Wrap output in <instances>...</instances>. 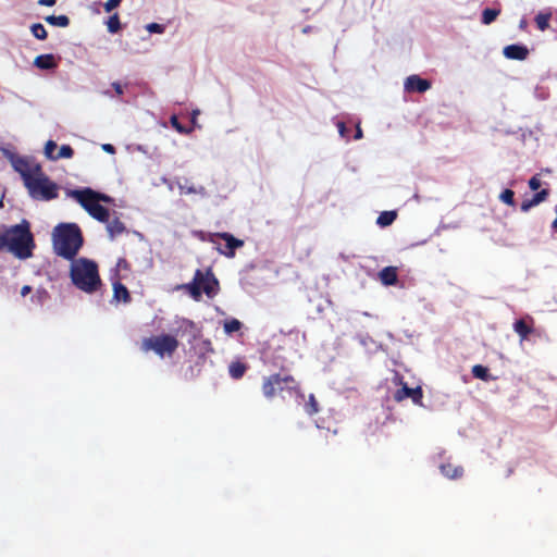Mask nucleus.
<instances>
[{
    "mask_svg": "<svg viewBox=\"0 0 557 557\" xmlns=\"http://www.w3.org/2000/svg\"><path fill=\"white\" fill-rule=\"evenodd\" d=\"M34 65L41 70H52L58 66L54 55L51 53L37 55Z\"/></svg>",
    "mask_w": 557,
    "mask_h": 557,
    "instance_id": "6ab92c4d",
    "label": "nucleus"
},
{
    "mask_svg": "<svg viewBox=\"0 0 557 557\" xmlns=\"http://www.w3.org/2000/svg\"><path fill=\"white\" fill-rule=\"evenodd\" d=\"M203 362H205V357L201 356V357H199V360L195 363V366L189 367V371H190L189 379H194L200 373Z\"/></svg>",
    "mask_w": 557,
    "mask_h": 557,
    "instance_id": "f704fd0d",
    "label": "nucleus"
},
{
    "mask_svg": "<svg viewBox=\"0 0 557 557\" xmlns=\"http://www.w3.org/2000/svg\"><path fill=\"white\" fill-rule=\"evenodd\" d=\"M112 87H113V89L115 90V92L117 95H122L123 94V87H122V85L120 83H117V82L112 83Z\"/></svg>",
    "mask_w": 557,
    "mask_h": 557,
    "instance_id": "79ce46f5",
    "label": "nucleus"
},
{
    "mask_svg": "<svg viewBox=\"0 0 557 557\" xmlns=\"http://www.w3.org/2000/svg\"><path fill=\"white\" fill-rule=\"evenodd\" d=\"M515 332L520 336L521 341H524L533 333V318L528 315L527 318L519 319L513 323Z\"/></svg>",
    "mask_w": 557,
    "mask_h": 557,
    "instance_id": "ddd939ff",
    "label": "nucleus"
},
{
    "mask_svg": "<svg viewBox=\"0 0 557 557\" xmlns=\"http://www.w3.org/2000/svg\"><path fill=\"white\" fill-rule=\"evenodd\" d=\"M249 369V364L242 359L237 358L232 360L228 364V374L233 380H240L244 377Z\"/></svg>",
    "mask_w": 557,
    "mask_h": 557,
    "instance_id": "2eb2a0df",
    "label": "nucleus"
},
{
    "mask_svg": "<svg viewBox=\"0 0 557 557\" xmlns=\"http://www.w3.org/2000/svg\"><path fill=\"white\" fill-rule=\"evenodd\" d=\"M35 176L24 186L29 196L35 200L50 201L59 197V186L52 182L42 171L40 164L35 165Z\"/></svg>",
    "mask_w": 557,
    "mask_h": 557,
    "instance_id": "39448f33",
    "label": "nucleus"
},
{
    "mask_svg": "<svg viewBox=\"0 0 557 557\" xmlns=\"http://www.w3.org/2000/svg\"><path fill=\"white\" fill-rule=\"evenodd\" d=\"M556 212H557V206H556Z\"/></svg>",
    "mask_w": 557,
    "mask_h": 557,
    "instance_id": "5fc2aeb1",
    "label": "nucleus"
},
{
    "mask_svg": "<svg viewBox=\"0 0 557 557\" xmlns=\"http://www.w3.org/2000/svg\"><path fill=\"white\" fill-rule=\"evenodd\" d=\"M405 87L408 91L424 92L431 88V83L418 75H411L406 79Z\"/></svg>",
    "mask_w": 557,
    "mask_h": 557,
    "instance_id": "4468645a",
    "label": "nucleus"
},
{
    "mask_svg": "<svg viewBox=\"0 0 557 557\" xmlns=\"http://www.w3.org/2000/svg\"><path fill=\"white\" fill-rule=\"evenodd\" d=\"M548 196H549L548 189H542V190L537 191L536 194L533 195L532 198L524 199L521 202V207H520L521 211L528 212L531 208L536 207L541 202L545 201Z\"/></svg>",
    "mask_w": 557,
    "mask_h": 557,
    "instance_id": "dca6fc26",
    "label": "nucleus"
},
{
    "mask_svg": "<svg viewBox=\"0 0 557 557\" xmlns=\"http://www.w3.org/2000/svg\"><path fill=\"white\" fill-rule=\"evenodd\" d=\"M3 154L10 161L13 169L21 175L24 185L35 176V165L37 163H32L27 158L9 150H4Z\"/></svg>",
    "mask_w": 557,
    "mask_h": 557,
    "instance_id": "1a4fd4ad",
    "label": "nucleus"
},
{
    "mask_svg": "<svg viewBox=\"0 0 557 557\" xmlns=\"http://www.w3.org/2000/svg\"><path fill=\"white\" fill-rule=\"evenodd\" d=\"M106 24H107V28H108L109 33L116 34L121 29V22H120L119 14L114 13L113 15L109 16Z\"/></svg>",
    "mask_w": 557,
    "mask_h": 557,
    "instance_id": "a878e982",
    "label": "nucleus"
},
{
    "mask_svg": "<svg viewBox=\"0 0 557 557\" xmlns=\"http://www.w3.org/2000/svg\"><path fill=\"white\" fill-rule=\"evenodd\" d=\"M520 28L524 29L527 27V21L525 20H522L520 21Z\"/></svg>",
    "mask_w": 557,
    "mask_h": 557,
    "instance_id": "3c124183",
    "label": "nucleus"
},
{
    "mask_svg": "<svg viewBox=\"0 0 557 557\" xmlns=\"http://www.w3.org/2000/svg\"><path fill=\"white\" fill-rule=\"evenodd\" d=\"M89 215H91L94 219H96L99 222H108L110 218V211L102 205L98 203L94 208H91L90 212H88Z\"/></svg>",
    "mask_w": 557,
    "mask_h": 557,
    "instance_id": "4be33fe9",
    "label": "nucleus"
},
{
    "mask_svg": "<svg viewBox=\"0 0 557 557\" xmlns=\"http://www.w3.org/2000/svg\"><path fill=\"white\" fill-rule=\"evenodd\" d=\"M441 473L447 479L455 480L463 475V468L455 466L450 462H445L440 466Z\"/></svg>",
    "mask_w": 557,
    "mask_h": 557,
    "instance_id": "a211bd4d",
    "label": "nucleus"
},
{
    "mask_svg": "<svg viewBox=\"0 0 557 557\" xmlns=\"http://www.w3.org/2000/svg\"><path fill=\"white\" fill-rule=\"evenodd\" d=\"M541 184L539 175H534L529 180V187L532 190H537L541 187Z\"/></svg>",
    "mask_w": 557,
    "mask_h": 557,
    "instance_id": "ea45409f",
    "label": "nucleus"
},
{
    "mask_svg": "<svg viewBox=\"0 0 557 557\" xmlns=\"http://www.w3.org/2000/svg\"><path fill=\"white\" fill-rule=\"evenodd\" d=\"M122 0H108L104 4H103V8H104V11L106 12H111L112 10H114L115 8H117L120 5Z\"/></svg>",
    "mask_w": 557,
    "mask_h": 557,
    "instance_id": "58836bf2",
    "label": "nucleus"
},
{
    "mask_svg": "<svg viewBox=\"0 0 557 557\" xmlns=\"http://www.w3.org/2000/svg\"><path fill=\"white\" fill-rule=\"evenodd\" d=\"M550 13H539L535 16V23L540 30H545L549 26Z\"/></svg>",
    "mask_w": 557,
    "mask_h": 557,
    "instance_id": "c756f323",
    "label": "nucleus"
},
{
    "mask_svg": "<svg viewBox=\"0 0 557 557\" xmlns=\"http://www.w3.org/2000/svg\"><path fill=\"white\" fill-rule=\"evenodd\" d=\"M117 267L121 269H128V262L125 259H119Z\"/></svg>",
    "mask_w": 557,
    "mask_h": 557,
    "instance_id": "49530a36",
    "label": "nucleus"
},
{
    "mask_svg": "<svg viewBox=\"0 0 557 557\" xmlns=\"http://www.w3.org/2000/svg\"><path fill=\"white\" fill-rule=\"evenodd\" d=\"M32 292V287L29 285H24L21 289V295L25 297Z\"/></svg>",
    "mask_w": 557,
    "mask_h": 557,
    "instance_id": "a18cd8bd",
    "label": "nucleus"
},
{
    "mask_svg": "<svg viewBox=\"0 0 557 557\" xmlns=\"http://www.w3.org/2000/svg\"><path fill=\"white\" fill-rule=\"evenodd\" d=\"M33 36L39 40H45L48 37L47 29L41 23H35L30 26Z\"/></svg>",
    "mask_w": 557,
    "mask_h": 557,
    "instance_id": "bb28decb",
    "label": "nucleus"
},
{
    "mask_svg": "<svg viewBox=\"0 0 557 557\" xmlns=\"http://www.w3.org/2000/svg\"><path fill=\"white\" fill-rule=\"evenodd\" d=\"M106 223L110 239H114L115 237L126 232L125 224L117 216L113 218L112 220L109 219Z\"/></svg>",
    "mask_w": 557,
    "mask_h": 557,
    "instance_id": "f3484780",
    "label": "nucleus"
},
{
    "mask_svg": "<svg viewBox=\"0 0 557 557\" xmlns=\"http://www.w3.org/2000/svg\"><path fill=\"white\" fill-rule=\"evenodd\" d=\"M178 348V341L169 334L146 337L141 342V350L154 351L161 358L165 355L172 356Z\"/></svg>",
    "mask_w": 557,
    "mask_h": 557,
    "instance_id": "0eeeda50",
    "label": "nucleus"
},
{
    "mask_svg": "<svg viewBox=\"0 0 557 557\" xmlns=\"http://www.w3.org/2000/svg\"><path fill=\"white\" fill-rule=\"evenodd\" d=\"M58 148L55 141L53 140H48L45 145V156L47 157V159L49 160H52V161H55V154L54 151L55 149Z\"/></svg>",
    "mask_w": 557,
    "mask_h": 557,
    "instance_id": "72a5a7b5",
    "label": "nucleus"
},
{
    "mask_svg": "<svg viewBox=\"0 0 557 557\" xmlns=\"http://www.w3.org/2000/svg\"><path fill=\"white\" fill-rule=\"evenodd\" d=\"M3 236L5 237L4 249L14 257L25 260L33 256L36 244L28 221L23 220L18 224L3 226Z\"/></svg>",
    "mask_w": 557,
    "mask_h": 557,
    "instance_id": "f257e3e1",
    "label": "nucleus"
},
{
    "mask_svg": "<svg viewBox=\"0 0 557 557\" xmlns=\"http://www.w3.org/2000/svg\"><path fill=\"white\" fill-rule=\"evenodd\" d=\"M70 276L73 284L87 294L97 292L101 285L98 265L89 259L74 260L71 264Z\"/></svg>",
    "mask_w": 557,
    "mask_h": 557,
    "instance_id": "7ed1b4c3",
    "label": "nucleus"
},
{
    "mask_svg": "<svg viewBox=\"0 0 557 557\" xmlns=\"http://www.w3.org/2000/svg\"><path fill=\"white\" fill-rule=\"evenodd\" d=\"M261 392L269 400L276 396L284 398V393L304 398L299 382L289 373L278 372L263 376Z\"/></svg>",
    "mask_w": 557,
    "mask_h": 557,
    "instance_id": "20e7f679",
    "label": "nucleus"
},
{
    "mask_svg": "<svg viewBox=\"0 0 557 557\" xmlns=\"http://www.w3.org/2000/svg\"><path fill=\"white\" fill-rule=\"evenodd\" d=\"M113 298L116 301H123L124 304H128L132 300L127 287L119 281L113 283Z\"/></svg>",
    "mask_w": 557,
    "mask_h": 557,
    "instance_id": "412c9836",
    "label": "nucleus"
},
{
    "mask_svg": "<svg viewBox=\"0 0 557 557\" xmlns=\"http://www.w3.org/2000/svg\"><path fill=\"white\" fill-rule=\"evenodd\" d=\"M361 137H362V131H361L360 126H357L355 138L360 139Z\"/></svg>",
    "mask_w": 557,
    "mask_h": 557,
    "instance_id": "de8ad7c7",
    "label": "nucleus"
},
{
    "mask_svg": "<svg viewBox=\"0 0 557 557\" xmlns=\"http://www.w3.org/2000/svg\"><path fill=\"white\" fill-rule=\"evenodd\" d=\"M273 366L280 368L281 370H284V361H273Z\"/></svg>",
    "mask_w": 557,
    "mask_h": 557,
    "instance_id": "09e8293b",
    "label": "nucleus"
},
{
    "mask_svg": "<svg viewBox=\"0 0 557 557\" xmlns=\"http://www.w3.org/2000/svg\"><path fill=\"white\" fill-rule=\"evenodd\" d=\"M552 227H553L554 230H557V218L553 221V223H552Z\"/></svg>",
    "mask_w": 557,
    "mask_h": 557,
    "instance_id": "603ef678",
    "label": "nucleus"
},
{
    "mask_svg": "<svg viewBox=\"0 0 557 557\" xmlns=\"http://www.w3.org/2000/svg\"><path fill=\"white\" fill-rule=\"evenodd\" d=\"M71 197H73L87 212H90L91 208L100 201L107 203L112 201L110 196L95 191L89 187L72 190Z\"/></svg>",
    "mask_w": 557,
    "mask_h": 557,
    "instance_id": "6e6552de",
    "label": "nucleus"
},
{
    "mask_svg": "<svg viewBox=\"0 0 557 557\" xmlns=\"http://www.w3.org/2000/svg\"><path fill=\"white\" fill-rule=\"evenodd\" d=\"M149 33L162 34L165 29L164 25L158 23H150L146 26Z\"/></svg>",
    "mask_w": 557,
    "mask_h": 557,
    "instance_id": "4c0bfd02",
    "label": "nucleus"
},
{
    "mask_svg": "<svg viewBox=\"0 0 557 557\" xmlns=\"http://www.w3.org/2000/svg\"><path fill=\"white\" fill-rule=\"evenodd\" d=\"M102 149L108 153H115V147L111 144H103Z\"/></svg>",
    "mask_w": 557,
    "mask_h": 557,
    "instance_id": "a19ab883",
    "label": "nucleus"
},
{
    "mask_svg": "<svg viewBox=\"0 0 557 557\" xmlns=\"http://www.w3.org/2000/svg\"><path fill=\"white\" fill-rule=\"evenodd\" d=\"M219 238L223 239L226 243V245L224 249H222L220 246H218L216 249L221 255L227 258H234L235 250L244 246V240L234 237L231 233L227 232L211 233L208 235L207 240L213 245H218Z\"/></svg>",
    "mask_w": 557,
    "mask_h": 557,
    "instance_id": "9d476101",
    "label": "nucleus"
},
{
    "mask_svg": "<svg viewBox=\"0 0 557 557\" xmlns=\"http://www.w3.org/2000/svg\"><path fill=\"white\" fill-rule=\"evenodd\" d=\"M5 237L3 236V226H0V252L4 249Z\"/></svg>",
    "mask_w": 557,
    "mask_h": 557,
    "instance_id": "37998d69",
    "label": "nucleus"
},
{
    "mask_svg": "<svg viewBox=\"0 0 557 557\" xmlns=\"http://www.w3.org/2000/svg\"><path fill=\"white\" fill-rule=\"evenodd\" d=\"M406 398H411L412 403L416 405H422L423 392L420 386L409 387L407 383L401 382V387L398 388L394 394V399L397 403L405 400Z\"/></svg>",
    "mask_w": 557,
    "mask_h": 557,
    "instance_id": "9b49d317",
    "label": "nucleus"
},
{
    "mask_svg": "<svg viewBox=\"0 0 557 557\" xmlns=\"http://www.w3.org/2000/svg\"><path fill=\"white\" fill-rule=\"evenodd\" d=\"M218 287L219 282L210 269H208L206 273L202 270L197 269L193 281L182 285V288L195 300H199L202 293L208 297H213L218 292Z\"/></svg>",
    "mask_w": 557,
    "mask_h": 557,
    "instance_id": "423d86ee",
    "label": "nucleus"
},
{
    "mask_svg": "<svg viewBox=\"0 0 557 557\" xmlns=\"http://www.w3.org/2000/svg\"><path fill=\"white\" fill-rule=\"evenodd\" d=\"M181 191L184 194H205V187H200L197 189L194 185L187 186V185H181L180 186Z\"/></svg>",
    "mask_w": 557,
    "mask_h": 557,
    "instance_id": "c9c22d12",
    "label": "nucleus"
},
{
    "mask_svg": "<svg viewBox=\"0 0 557 557\" xmlns=\"http://www.w3.org/2000/svg\"><path fill=\"white\" fill-rule=\"evenodd\" d=\"M45 21L53 26L67 27L70 25V18L66 15H49L45 17Z\"/></svg>",
    "mask_w": 557,
    "mask_h": 557,
    "instance_id": "b1692460",
    "label": "nucleus"
},
{
    "mask_svg": "<svg viewBox=\"0 0 557 557\" xmlns=\"http://www.w3.org/2000/svg\"><path fill=\"white\" fill-rule=\"evenodd\" d=\"M503 54L510 60L523 61L529 55V49L524 45H509L504 48Z\"/></svg>",
    "mask_w": 557,
    "mask_h": 557,
    "instance_id": "f8f14e48",
    "label": "nucleus"
},
{
    "mask_svg": "<svg viewBox=\"0 0 557 557\" xmlns=\"http://www.w3.org/2000/svg\"><path fill=\"white\" fill-rule=\"evenodd\" d=\"M74 156V150L70 145H62L59 152L55 154V161L59 159H71Z\"/></svg>",
    "mask_w": 557,
    "mask_h": 557,
    "instance_id": "2f4dec72",
    "label": "nucleus"
},
{
    "mask_svg": "<svg viewBox=\"0 0 557 557\" xmlns=\"http://www.w3.org/2000/svg\"><path fill=\"white\" fill-rule=\"evenodd\" d=\"M381 282L386 286L395 285L398 281L397 269L395 267H386L379 273Z\"/></svg>",
    "mask_w": 557,
    "mask_h": 557,
    "instance_id": "aec40b11",
    "label": "nucleus"
},
{
    "mask_svg": "<svg viewBox=\"0 0 557 557\" xmlns=\"http://www.w3.org/2000/svg\"><path fill=\"white\" fill-rule=\"evenodd\" d=\"M472 374L474 377L480 379L482 381H488L490 374L488 369L482 364H475L472 367Z\"/></svg>",
    "mask_w": 557,
    "mask_h": 557,
    "instance_id": "cd10ccee",
    "label": "nucleus"
},
{
    "mask_svg": "<svg viewBox=\"0 0 557 557\" xmlns=\"http://www.w3.org/2000/svg\"><path fill=\"white\" fill-rule=\"evenodd\" d=\"M172 126L181 134H187L188 131L178 122L176 115H172L170 119Z\"/></svg>",
    "mask_w": 557,
    "mask_h": 557,
    "instance_id": "e433bc0d",
    "label": "nucleus"
},
{
    "mask_svg": "<svg viewBox=\"0 0 557 557\" xmlns=\"http://www.w3.org/2000/svg\"><path fill=\"white\" fill-rule=\"evenodd\" d=\"M345 124L343 122L338 123V131L341 133L342 136H344V132H345Z\"/></svg>",
    "mask_w": 557,
    "mask_h": 557,
    "instance_id": "8fccbe9b",
    "label": "nucleus"
},
{
    "mask_svg": "<svg viewBox=\"0 0 557 557\" xmlns=\"http://www.w3.org/2000/svg\"><path fill=\"white\" fill-rule=\"evenodd\" d=\"M57 0H39L38 4L46 5V7H52L54 5Z\"/></svg>",
    "mask_w": 557,
    "mask_h": 557,
    "instance_id": "c03bdc74",
    "label": "nucleus"
},
{
    "mask_svg": "<svg viewBox=\"0 0 557 557\" xmlns=\"http://www.w3.org/2000/svg\"><path fill=\"white\" fill-rule=\"evenodd\" d=\"M2 207H3V201H2V199H0V208H2Z\"/></svg>",
    "mask_w": 557,
    "mask_h": 557,
    "instance_id": "864d4df0",
    "label": "nucleus"
},
{
    "mask_svg": "<svg viewBox=\"0 0 557 557\" xmlns=\"http://www.w3.org/2000/svg\"><path fill=\"white\" fill-rule=\"evenodd\" d=\"M305 411L309 414V416H313L315 413L319 412V404L315 399V396L313 394H310L309 397H308V400L305 405Z\"/></svg>",
    "mask_w": 557,
    "mask_h": 557,
    "instance_id": "c85d7f7f",
    "label": "nucleus"
},
{
    "mask_svg": "<svg viewBox=\"0 0 557 557\" xmlns=\"http://www.w3.org/2000/svg\"><path fill=\"white\" fill-rule=\"evenodd\" d=\"M499 14H500V9L486 8L482 12L481 22L484 25H490L491 23H493L497 18V16Z\"/></svg>",
    "mask_w": 557,
    "mask_h": 557,
    "instance_id": "5701e85b",
    "label": "nucleus"
},
{
    "mask_svg": "<svg viewBox=\"0 0 557 557\" xmlns=\"http://www.w3.org/2000/svg\"><path fill=\"white\" fill-rule=\"evenodd\" d=\"M242 322L237 319H231L226 320L224 322V331L226 334H232L234 332H237L242 329Z\"/></svg>",
    "mask_w": 557,
    "mask_h": 557,
    "instance_id": "7c9ffc66",
    "label": "nucleus"
},
{
    "mask_svg": "<svg viewBox=\"0 0 557 557\" xmlns=\"http://www.w3.org/2000/svg\"><path fill=\"white\" fill-rule=\"evenodd\" d=\"M396 218L397 213L395 211H384L379 215L376 223L380 226L385 227L391 225L396 220Z\"/></svg>",
    "mask_w": 557,
    "mask_h": 557,
    "instance_id": "393cba45",
    "label": "nucleus"
},
{
    "mask_svg": "<svg viewBox=\"0 0 557 557\" xmlns=\"http://www.w3.org/2000/svg\"><path fill=\"white\" fill-rule=\"evenodd\" d=\"M499 199H500L504 203H506V205H508V206H511V207H512V206H515V203H516V202H515V193H513V190L508 189V188H507V189H505V190H503V191L500 193V195H499Z\"/></svg>",
    "mask_w": 557,
    "mask_h": 557,
    "instance_id": "473e14b6",
    "label": "nucleus"
},
{
    "mask_svg": "<svg viewBox=\"0 0 557 557\" xmlns=\"http://www.w3.org/2000/svg\"><path fill=\"white\" fill-rule=\"evenodd\" d=\"M52 237L57 255L66 260H73L84 243L82 231L75 223L59 224L54 227Z\"/></svg>",
    "mask_w": 557,
    "mask_h": 557,
    "instance_id": "f03ea898",
    "label": "nucleus"
}]
</instances>
